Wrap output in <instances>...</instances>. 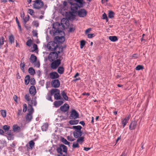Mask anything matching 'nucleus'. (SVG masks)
<instances>
[{
    "mask_svg": "<svg viewBox=\"0 0 156 156\" xmlns=\"http://www.w3.org/2000/svg\"><path fill=\"white\" fill-rule=\"evenodd\" d=\"M71 11L69 12L68 14V18L70 20H73L75 18L76 16Z\"/></svg>",
    "mask_w": 156,
    "mask_h": 156,
    "instance_id": "dca6fc26",
    "label": "nucleus"
},
{
    "mask_svg": "<svg viewBox=\"0 0 156 156\" xmlns=\"http://www.w3.org/2000/svg\"><path fill=\"white\" fill-rule=\"evenodd\" d=\"M58 56V54L56 52H51L48 56V58L49 60L52 62L55 60Z\"/></svg>",
    "mask_w": 156,
    "mask_h": 156,
    "instance_id": "6e6552de",
    "label": "nucleus"
},
{
    "mask_svg": "<svg viewBox=\"0 0 156 156\" xmlns=\"http://www.w3.org/2000/svg\"><path fill=\"white\" fill-rule=\"evenodd\" d=\"M108 0H101V2L102 3H106Z\"/></svg>",
    "mask_w": 156,
    "mask_h": 156,
    "instance_id": "774afa93",
    "label": "nucleus"
},
{
    "mask_svg": "<svg viewBox=\"0 0 156 156\" xmlns=\"http://www.w3.org/2000/svg\"><path fill=\"white\" fill-rule=\"evenodd\" d=\"M18 112L17 113L18 116L21 115L22 114V109H19L18 110Z\"/></svg>",
    "mask_w": 156,
    "mask_h": 156,
    "instance_id": "4d7b16f0",
    "label": "nucleus"
},
{
    "mask_svg": "<svg viewBox=\"0 0 156 156\" xmlns=\"http://www.w3.org/2000/svg\"><path fill=\"white\" fill-rule=\"evenodd\" d=\"M109 39L111 41L115 42L117 41V37L116 36H110L109 37Z\"/></svg>",
    "mask_w": 156,
    "mask_h": 156,
    "instance_id": "a878e982",
    "label": "nucleus"
},
{
    "mask_svg": "<svg viewBox=\"0 0 156 156\" xmlns=\"http://www.w3.org/2000/svg\"><path fill=\"white\" fill-rule=\"evenodd\" d=\"M28 72L31 75H33L35 73L34 69L32 68H30L28 69Z\"/></svg>",
    "mask_w": 156,
    "mask_h": 156,
    "instance_id": "473e14b6",
    "label": "nucleus"
},
{
    "mask_svg": "<svg viewBox=\"0 0 156 156\" xmlns=\"http://www.w3.org/2000/svg\"><path fill=\"white\" fill-rule=\"evenodd\" d=\"M29 17L28 16H26L23 19L24 22L25 23L27 22L29 20Z\"/></svg>",
    "mask_w": 156,
    "mask_h": 156,
    "instance_id": "603ef678",
    "label": "nucleus"
},
{
    "mask_svg": "<svg viewBox=\"0 0 156 156\" xmlns=\"http://www.w3.org/2000/svg\"><path fill=\"white\" fill-rule=\"evenodd\" d=\"M63 103V101H55L54 102V105L57 108L61 105Z\"/></svg>",
    "mask_w": 156,
    "mask_h": 156,
    "instance_id": "4be33fe9",
    "label": "nucleus"
},
{
    "mask_svg": "<svg viewBox=\"0 0 156 156\" xmlns=\"http://www.w3.org/2000/svg\"><path fill=\"white\" fill-rule=\"evenodd\" d=\"M28 111L29 112L28 113L31 114H32L34 112V109L30 104H28Z\"/></svg>",
    "mask_w": 156,
    "mask_h": 156,
    "instance_id": "5701e85b",
    "label": "nucleus"
},
{
    "mask_svg": "<svg viewBox=\"0 0 156 156\" xmlns=\"http://www.w3.org/2000/svg\"><path fill=\"white\" fill-rule=\"evenodd\" d=\"M29 144L30 147L31 148H32L34 146V143L33 140L30 141Z\"/></svg>",
    "mask_w": 156,
    "mask_h": 156,
    "instance_id": "c03bdc74",
    "label": "nucleus"
},
{
    "mask_svg": "<svg viewBox=\"0 0 156 156\" xmlns=\"http://www.w3.org/2000/svg\"><path fill=\"white\" fill-rule=\"evenodd\" d=\"M9 127L8 125H4L3 126V128L5 131H7L9 130Z\"/></svg>",
    "mask_w": 156,
    "mask_h": 156,
    "instance_id": "09e8293b",
    "label": "nucleus"
},
{
    "mask_svg": "<svg viewBox=\"0 0 156 156\" xmlns=\"http://www.w3.org/2000/svg\"><path fill=\"white\" fill-rule=\"evenodd\" d=\"M91 30L90 28H89L87 29L85 31V34H87Z\"/></svg>",
    "mask_w": 156,
    "mask_h": 156,
    "instance_id": "0e129e2a",
    "label": "nucleus"
},
{
    "mask_svg": "<svg viewBox=\"0 0 156 156\" xmlns=\"http://www.w3.org/2000/svg\"><path fill=\"white\" fill-rule=\"evenodd\" d=\"M33 48H34V51H36L37 49V45L36 44H34L33 45Z\"/></svg>",
    "mask_w": 156,
    "mask_h": 156,
    "instance_id": "13d9d810",
    "label": "nucleus"
},
{
    "mask_svg": "<svg viewBox=\"0 0 156 156\" xmlns=\"http://www.w3.org/2000/svg\"><path fill=\"white\" fill-rule=\"evenodd\" d=\"M76 141L80 144H82L84 141V137L83 136H81L77 138Z\"/></svg>",
    "mask_w": 156,
    "mask_h": 156,
    "instance_id": "6ab92c4d",
    "label": "nucleus"
},
{
    "mask_svg": "<svg viewBox=\"0 0 156 156\" xmlns=\"http://www.w3.org/2000/svg\"><path fill=\"white\" fill-rule=\"evenodd\" d=\"M37 60L36 57L33 54L31 55L30 60L31 63H33L35 62Z\"/></svg>",
    "mask_w": 156,
    "mask_h": 156,
    "instance_id": "412c9836",
    "label": "nucleus"
},
{
    "mask_svg": "<svg viewBox=\"0 0 156 156\" xmlns=\"http://www.w3.org/2000/svg\"><path fill=\"white\" fill-rule=\"evenodd\" d=\"M20 129V127L18 126L17 125H14L13 126V129L14 132L18 131Z\"/></svg>",
    "mask_w": 156,
    "mask_h": 156,
    "instance_id": "2f4dec72",
    "label": "nucleus"
},
{
    "mask_svg": "<svg viewBox=\"0 0 156 156\" xmlns=\"http://www.w3.org/2000/svg\"><path fill=\"white\" fill-rule=\"evenodd\" d=\"M32 114L28 113L26 117V119L27 121L30 122L32 119Z\"/></svg>",
    "mask_w": 156,
    "mask_h": 156,
    "instance_id": "bb28decb",
    "label": "nucleus"
},
{
    "mask_svg": "<svg viewBox=\"0 0 156 156\" xmlns=\"http://www.w3.org/2000/svg\"><path fill=\"white\" fill-rule=\"evenodd\" d=\"M58 47L56 43L54 41H51L48 43L47 45V48L50 51H55Z\"/></svg>",
    "mask_w": 156,
    "mask_h": 156,
    "instance_id": "39448f33",
    "label": "nucleus"
},
{
    "mask_svg": "<svg viewBox=\"0 0 156 156\" xmlns=\"http://www.w3.org/2000/svg\"><path fill=\"white\" fill-rule=\"evenodd\" d=\"M94 34H89L87 35V37L89 38H91L94 37Z\"/></svg>",
    "mask_w": 156,
    "mask_h": 156,
    "instance_id": "052dcab7",
    "label": "nucleus"
},
{
    "mask_svg": "<svg viewBox=\"0 0 156 156\" xmlns=\"http://www.w3.org/2000/svg\"><path fill=\"white\" fill-rule=\"evenodd\" d=\"M79 144L76 141V142H74L73 144V148H79L80 146L79 145Z\"/></svg>",
    "mask_w": 156,
    "mask_h": 156,
    "instance_id": "7c9ffc66",
    "label": "nucleus"
},
{
    "mask_svg": "<svg viewBox=\"0 0 156 156\" xmlns=\"http://www.w3.org/2000/svg\"><path fill=\"white\" fill-rule=\"evenodd\" d=\"M132 57L134 58H136L138 57V55L137 54H135L133 55Z\"/></svg>",
    "mask_w": 156,
    "mask_h": 156,
    "instance_id": "e2e57ef3",
    "label": "nucleus"
},
{
    "mask_svg": "<svg viewBox=\"0 0 156 156\" xmlns=\"http://www.w3.org/2000/svg\"><path fill=\"white\" fill-rule=\"evenodd\" d=\"M137 125V122L136 121L132 122L130 123L129 126V129L130 130L134 129H135Z\"/></svg>",
    "mask_w": 156,
    "mask_h": 156,
    "instance_id": "f3484780",
    "label": "nucleus"
},
{
    "mask_svg": "<svg viewBox=\"0 0 156 156\" xmlns=\"http://www.w3.org/2000/svg\"><path fill=\"white\" fill-rule=\"evenodd\" d=\"M56 150L59 154L58 156H67V148L66 146L62 144H60L59 147H57Z\"/></svg>",
    "mask_w": 156,
    "mask_h": 156,
    "instance_id": "f03ea898",
    "label": "nucleus"
},
{
    "mask_svg": "<svg viewBox=\"0 0 156 156\" xmlns=\"http://www.w3.org/2000/svg\"><path fill=\"white\" fill-rule=\"evenodd\" d=\"M48 127V124L47 123H45L42 126L41 129L43 131H46Z\"/></svg>",
    "mask_w": 156,
    "mask_h": 156,
    "instance_id": "cd10ccee",
    "label": "nucleus"
},
{
    "mask_svg": "<svg viewBox=\"0 0 156 156\" xmlns=\"http://www.w3.org/2000/svg\"><path fill=\"white\" fill-rule=\"evenodd\" d=\"M9 40L10 42V43L12 44L14 42V38L13 36L11 35L9 36Z\"/></svg>",
    "mask_w": 156,
    "mask_h": 156,
    "instance_id": "4c0bfd02",
    "label": "nucleus"
},
{
    "mask_svg": "<svg viewBox=\"0 0 156 156\" xmlns=\"http://www.w3.org/2000/svg\"><path fill=\"white\" fill-rule=\"evenodd\" d=\"M144 69L143 66L140 65H138L135 68L136 70H139L141 69Z\"/></svg>",
    "mask_w": 156,
    "mask_h": 156,
    "instance_id": "37998d69",
    "label": "nucleus"
},
{
    "mask_svg": "<svg viewBox=\"0 0 156 156\" xmlns=\"http://www.w3.org/2000/svg\"><path fill=\"white\" fill-rule=\"evenodd\" d=\"M31 44H32V41L30 39L28 40L26 42L27 45V46H29V47H30L31 46Z\"/></svg>",
    "mask_w": 156,
    "mask_h": 156,
    "instance_id": "8fccbe9b",
    "label": "nucleus"
},
{
    "mask_svg": "<svg viewBox=\"0 0 156 156\" xmlns=\"http://www.w3.org/2000/svg\"><path fill=\"white\" fill-rule=\"evenodd\" d=\"M54 40L58 44L62 43L64 41L65 38L63 36H57L55 37Z\"/></svg>",
    "mask_w": 156,
    "mask_h": 156,
    "instance_id": "9d476101",
    "label": "nucleus"
},
{
    "mask_svg": "<svg viewBox=\"0 0 156 156\" xmlns=\"http://www.w3.org/2000/svg\"><path fill=\"white\" fill-rule=\"evenodd\" d=\"M77 13L79 17H84L86 16L87 12L85 9H82L79 10Z\"/></svg>",
    "mask_w": 156,
    "mask_h": 156,
    "instance_id": "9b49d317",
    "label": "nucleus"
},
{
    "mask_svg": "<svg viewBox=\"0 0 156 156\" xmlns=\"http://www.w3.org/2000/svg\"><path fill=\"white\" fill-rule=\"evenodd\" d=\"M64 71V69L63 66H60L58 68L57 72L60 74L63 73Z\"/></svg>",
    "mask_w": 156,
    "mask_h": 156,
    "instance_id": "b1692460",
    "label": "nucleus"
},
{
    "mask_svg": "<svg viewBox=\"0 0 156 156\" xmlns=\"http://www.w3.org/2000/svg\"><path fill=\"white\" fill-rule=\"evenodd\" d=\"M23 111L24 112H25L27 110V105L26 104H23Z\"/></svg>",
    "mask_w": 156,
    "mask_h": 156,
    "instance_id": "6e6d98bb",
    "label": "nucleus"
},
{
    "mask_svg": "<svg viewBox=\"0 0 156 156\" xmlns=\"http://www.w3.org/2000/svg\"><path fill=\"white\" fill-rule=\"evenodd\" d=\"M73 128L75 129L73 133L74 137L77 138L82 136L83 133L81 131L82 127L80 126H73Z\"/></svg>",
    "mask_w": 156,
    "mask_h": 156,
    "instance_id": "7ed1b4c3",
    "label": "nucleus"
},
{
    "mask_svg": "<svg viewBox=\"0 0 156 156\" xmlns=\"http://www.w3.org/2000/svg\"><path fill=\"white\" fill-rule=\"evenodd\" d=\"M28 13L30 14L31 15H33L34 13V10L31 9H29Z\"/></svg>",
    "mask_w": 156,
    "mask_h": 156,
    "instance_id": "5fc2aeb1",
    "label": "nucleus"
},
{
    "mask_svg": "<svg viewBox=\"0 0 156 156\" xmlns=\"http://www.w3.org/2000/svg\"><path fill=\"white\" fill-rule=\"evenodd\" d=\"M62 142L66 145H69L70 143L68 142L66 139L64 138L62 139Z\"/></svg>",
    "mask_w": 156,
    "mask_h": 156,
    "instance_id": "a19ab883",
    "label": "nucleus"
},
{
    "mask_svg": "<svg viewBox=\"0 0 156 156\" xmlns=\"http://www.w3.org/2000/svg\"><path fill=\"white\" fill-rule=\"evenodd\" d=\"M33 6L34 8L36 9H39L41 8L44 5L43 2L41 0H36L34 1Z\"/></svg>",
    "mask_w": 156,
    "mask_h": 156,
    "instance_id": "0eeeda50",
    "label": "nucleus"
},
{
    "mask_svg": "<svg viewBox=\"0 0 156 156\" xmlns=\"http://www.w3.org/2000/svg\"><path fill=\"white\" fill-rule=\"evenodd\" d=\"M67 139L68 140L70 141H74L75 139L72 136H68L67 137Z\"/></svg>",
    "mask_w": 156,
    "mask_h": 156,
    "instance_id": "3c124183",
    "label": "nucleus"
},
{
    "mask_svg": "<svg viewBox=\"0 0 156 156\" xmlns=\"http://www.w3.org/2000/svg\"><path fill=\"white\" fill-rule=\"evenodd\" d=\"M68 20L66 19L63 18L62 19L61 21V23L62 26L63 27H65L64 24L67 25Z\"/></svg>",
    "mask_w": 156,
    "mask_h": 156,
    "instance_id": "aec40b11",
    "label": "nucleus"
},
{
    "mask_svg": "<svg viewBox=\"0 0 156 156\" xmlns=\"http://www.w3.org/2000/svg\"><path fill=\"white\" fill-rule=\"evenodd\" d=\"M1 115L3 117H5L6 116V112L5 110H1Z\"/></svg>",
    "mask_w": 156,
    "mask_h": 156,
    "instance_id": "79ce46f5",
    "label": "nucleus"
},
{
    "mask_svg": "<svg viewBox=\"0 0 156 156\" xmlns=\"http://www.w3.org/2000/svg\"><path fill=\"white\" fill-rule=\"evenodd\" d=\"M13 98L14 101L16 103L17 102V96L16 95H14L13 96Z\"/></svg>",
    "mask_w": 156,
    "mask_h": 156,
    "instance_id": "bf43d9fd",
    "label": "nucleus"
},
{
    "mask_svg": "<svg viewBox=\"0 0 156 156\" xmlns=\"http://www.w3.org/2000/svg\"><path fill=\"white\" fill-rule=\"evenodd\" d=\"M130 117V115H129L126 116L124 119H121V123L123 125V128H124L126 124L128 122L129 120Z\"/></svg>",
    "mask_w": 156,
    "mask_h": 156,
    "instance_id": "f8f14e48",
    "label": "nucleus"
},
{
    "mask_svg": "<svg viewBox=\"0 0 156 156\" xmlns=\"http://www.w3.org/2000/svg\"><path fill=\"white\" fill-rule=\"evenodd\" d=\"M29 92L30 94L32 95H35L36 93V90L35 87L31 86L29 89Z\"/></svg>",
    "mask_w": 156,
    "mask_h": 156,
    "instance_id": "a211bd4d",
    "label": "nucleus"
},
{
    "mask_svg": "<svg viewBox=\"0 0 156 156\" xmlns=\"http://www.w3.org/2000/svg\"><path fill=\"white\" fill-rule=\"evenodd\" d=\"M69 108V106L67 104H64L63 106L60 107L61 110L64 112H67Z\"/></svg>",
    "mask_w": 156,
    "mask_h": 156,
    "instance_id": "2eb2a0df",
    "label": "nucleus"
},
{
    "mask_svg": "<svg viewBox=\"0 0 156 156\" xmlns=\"http://www.w3.org/2000/svg\"><path fill=\"white\" fill-rule=\"evenodd\" d=\"M49 76L50 78L52 79L58 78L59 76L58 73L55 72L51 73L49 74Z\"/></svg>",
    "mask_w": 156,
    "mask_h": 156,
    "instance_id": "4468645a",
    "label": "nucleus"
},
{
    "mask_svg": "<svg viewBox=\"0 0 156 156\" xmlns=\"http://www.w3.org/2000/svg\"><path fill=\"white\" fill-rule=\"evenodd\" d=\"M24 97H25V99L28 102V103L29 104V103L30 102V101H31V100H30V98L29 94H26L25 96Z\"/></svg>",
    "mask_w": 156,
    "mask_h": 156,
    "instance_id": "72a5a7b5",
    "label": "nucleus"
},
{
    "mask_svg": "<svg viewBox=\"0 0 156 156\" xmlns=\"http://www.w3.org/2000/svg\"><path fill=\"white\" fill-rule=\"evenodd\" d=\"M79 118V114L75 109H72L69 116L70 119H75Z\"/></svg>",
    "mask_w": 156,
    "mask_h": 156,
    "instance_id": "1a4fd4ad",
    "label": "nucleus"
},
{
    "mask_svg": "<svg viewBox=\"0 0 156 156\" xmlns=\"http://www.w3.org/2000/svg\"><path fill=\"white\" fill-rule=\"evenodd\" d=\"M90 148L89 147H84V150L86 151H88L90 149Z\"/></svg>",
    "mask_w": 156,
    "mask_h": 156,
    "instance_id": "69168bd1",
    "label": "nucleus"
},
{
    "mask_svg": "<svg viewBox=\"0 0 156 156\" xmlns=\"http://www.w3.org/2000/svg\"><path fill=\"white\" fill-rule=\"evenodd\" d=\"M51 95L54 94V98L56 100L62 99L60 94V90L58 89H53L51 90Z\"/></svg>",
    "mask_w": 156,
    "mask_h": 156,
    "instance_id": "20e7f679",
    "label": "nucleus"
},
{
    "mask_svg": "<svg viewBox=\"0 0 156 156\" xmlns=\"http://www.w3.org/2000/svg\"><path fill=\"white\" fill-rule=\"evenodd\" d=\"M51 85L52 87L55 88H58L60 85V83L58 80H52L51 82Z\"/></svg>",
    "mask_w": 156,
    "mask_h": 156,
    "instance_id": "ddd939ff",
    "label": "nucleus"
},
{
    "mask_svg": "<svg viewBox=\"0 0 156 156\" xmlns=\"http://www.w3.org/2000/svg\"><path fill=\"white\" fill-rule=\"evenodd\" d=\"M61 95L64 100L66 101L68 100V98L67 96L66 93L64 91H61Z\"/></svg>",
    "mask_w": 156,
    "mask_h": 156,
    "instance_id": "393cba45",
    "label": "nucleus"
},
{
    "mask_svg": "<svg viewBox=\"0 0 156 156\" xmlns=\"http://www.w3.org/2000/svg\"><path fill=\"white\" fill-rule=\"evenodd\" d=\"M24 66H25V64H24V62H23V63H22V62H21V63L20 64V67L21 69L22 70L23 72H24Z\"/></svg>",
    "mask_w": 156,
    "mask_h": 156,
    "instance_id": "58836bf2",
    "label": "nucleus"
},
{
    "mask_svg": "<svg viewBox=\"0 0 156 156\" xmlns=\"http://www.w3.org/2000/svg\"><path fill=\"white\" fill-rule=\"evenodd\" d=\"M33 36L35 37H37V33L36 31H33Z\"/></svg>",
    "mask_w": 156,
    "mask_h": 156,
    "instance_id": "680f3d73",
    "label": "nucleus"
},
{
    "mask_svg": "<svg viewBox=\"0 0 156 156\" xmlns=\"http://www.w3.org/2000/svg\"><path fill=\"white\" fill-rule=\"evenodd\" d=\"M85 41L84 40H82L80 41V48H82L85 45Z\"/></svg>",
    "mask_w": 156,
    "mask_h": 156,
    "instance_id": "a18cd8bd",
    "label": "nucleus"
},
{
    "mask_svg": "<svg viewBox=\"0 0 156 156\" xmlns=\"http://www.w3.org/2000/svg\"><path fill=\"white\" fill-rule=\"evenodd\" d=\"M90 2L91 0H87ZM69 3L71 5V11L73 13H77L79 9L83 7V0H69Z\"/></svg>",
    "mask_w": 156,
    "mask_h": 156,
    "instance_id": "f257e3e1",
    "label": "nucleus"
},
{
    "mask_svg": "<svg viewBox=\"0 0 156 156\" xmlns=\"http://www.w3.org/2000/svg\"><path fill=\"white\" fill-rule=\"evenodd\" d=\"M69 29V32H72L74 31L75 30V27H70Z\"/></svg>",
    "mask_w": 156,
    "mask_h": 156,
    "instance_id": "864d4df0",
    "label": "nucleus"
},
{
    "mask_svg": "<svg viewBox=\"0 0 156 156\" xmlns=\"http://www.w3.org/2000/svg\"><path fill=\"white\" fill-rule=\"evenodd\" d=\"M30 77L29 75L27 76L25 78V83L26 85H27L30 82Z\"/></svg>",
    "mask_w": 156,
    "mask_h": 156,
    "instance_id": "c85d7f7f",
    "label": "nucleus"
},
{
    "mask_svg": "<svg viewBox=\"0 0 156 156\" xmlns=\"http://www.w3.org/2000/svg\"><path fill=\"white\" fill-rule=\"evenodd\" d=\"M114 12L111 11H109L108 14V17L110 18H112L114 16Z\"/></svg>",
    "mask_w": 156,
    "mask_h": 156,
    "instance_id": "f704fd0d",
    "label": "nucleus"
},
{
    "mask_svg": "<svg viewBox=\"0 0 156 156\" xmlns=\"http://www.w3.org/2000/svg\"><path fill=\"white\" fill-rule=\"evenodd\" d=\"M30 82L31 85H34L35 84V80L34 78H31L30 80Z\"/></svg>",
    "mask_w": 156,
    "mask_h": 156,
    "instance_id": "49530a36",
    "label": "nucleus"
},
{
    "mask_svg": "<svg viewBox=\"0 0 156 156\" xmlns=\"http://www.w3.org/2000/svg\"><path fill=\"white\" fill-rule=\"evenodd\" d=\"M52 95H51V94H48L47 95L46 98L48 101L52 102L53 101L52 100L51 97Z\"/></svg>",
    "mask_w": 156,
    "mask_h": 156,
    "instance_id": "c9c22d12",
    "label": "nucleus"
},
{
    "mask_svg": "<svg viewBox=\"0 0 156 156\" xmlns=\"http://www.w3.org/2000/svg\"><path fill=\"white\" fill-rule=\"evenodd\" d=\"M79 122V120H71L69 121V123L71 125H76L78 124Z\"/></svg>",
    "mask_w": 156,
    "mask_h": 156,
    "instance_id": "c756f323",
    "label": "nucleus"
},
{
    "mask_svg": "<svg viewBox=\"0 0 156 156\" xmlns=\"http://www.w3.org/2000/svg\"><path fill=\"white\" fill-rule=\"evenodd\" d=\"M30 104L31 105H33L34 106H36L37 105V102L36 100H35V99L34 100H31L29 104Z\"/></svg>",
    "mask_w": 156,
    "mask_h": 156,
    "instance_id": "e433bc0d",
    "label": "nucleus"
},
{
    "mask_svg": "<svg viewBox=\"0 0 156 156\" xmlns=\"http://www.w3.org/2000/svg\"><path fill=\"white\" fill-rule=\"evenodd\" d=\"M79 123L81 125H83V126H84L85 125V123L83 121H80Z\"/></svg>",
    "mask_w": 156,
    "mask_h": 156,
    "instance_id": "338daca9",
    "label": "nucleus"
},
{
    "mask_svg": "<svg viewBox=\"0 0 156 156\" xmlns=\"http://www.w3.org/2000/svg\"><path fill=\"white\" fill-rule=\"evenodd\" d=\"M4 42V38L2 37H0V48L3 44Z\"/></svg>",
    "mask_w": 156,
    "mask_h": 156,
    "instance_id": "ea45409f",
    "label": "nucleus"
},
{
    "mask_svg": "<svg viewBox=\"0 0 156 156\" xmlns=\"http://www.w3.org/2000/svg\"><path fill=\"white\" fill-rule=\"evenodd\" d=\"M102 19L104 20H106V22L108 21V19L107 18L106 14L105 13H104L102 15Z\"/></svg>",
    "mask_w": 156,
    "mask_h": 156,
    "instance_id": "de8ad7c7",
    "label": "nucleus"
},
{
    "mask_svg": "<svg viewBox=\"0 0 156 156\" xmlns=\"http://www.w3.org/2000/svg\"><path fill=\"white\" fill-rule=\"evenodd\" d=\"M61 61L60 59L52 61L50 65L51 68L54 69H56L61 64Z\"/></svg>",
    "mask_w": 156,
    "mask_h": 156,
    "instance_id": "423d86ee",
    "label": "nucleus"
}]
</instances>
